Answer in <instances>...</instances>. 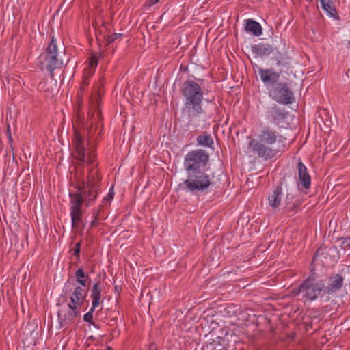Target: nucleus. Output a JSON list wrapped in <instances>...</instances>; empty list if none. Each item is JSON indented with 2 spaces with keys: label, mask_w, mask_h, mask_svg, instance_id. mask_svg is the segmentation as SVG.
<instances>
[{
  "label": "nucleus",
  "mask_w": 350,
  "mask_h": 350,
  "mask_svg": "<svg viewBox=\"0 0 350 350\" xmlns=\"http://www.w3.org/2000/svg\"><path fill=\"white\" fill-rule=\"evenodd\" d=\"M209 154L203 149L189 152L184 158L187 179L178 187L192 194L206 192L213 184V176L209 173Z\"/></svg>",
  "instance_id": "nucleus-2"
},
{
  "label": "nucleus",
  "mask_w": 350,
  "mask_h": 350,
  "mask_svg": "<svg viewBox=\"0 0 350 350\" xmlns=\"http://www.w3.org/2000/svg\"><path fill=\"white\" fill-rule=\"evenodd\" d=\"M6 132H7V135H8V137L9 141H10V142H12V135H11L10 126V125H9V124H8V126H7V131H6Z\"/></svg>",
  "instance_id": "nucleus-30"
},
{
  "label": "nucleus",
  "mask_w": 350,
  "mask_h": 350,
  "mask_svg": "<svg viewBox=\"0 0 350 350\" xmlns=\"http://www.w3.org/2000/svg\"><path fill=\"white\" fill-rule=\"evenodd\" d=\"M159 0H147L146 3V5L148 7H151L157 4Z\"/></svg>",
  "instance_id": "nucleus-29"
},
{
  "label": "nucleus",
  "mask_w": 350,
  "mask_h": 350,
  "mask_svg": "<svg viewBox=\"0 0 350 350\" xmlns=\"http://www.w3.org/2000/svg\"><path fill=\"white\" fill-rule=\"evenodd\" d=\"M91 325H92L94 327L98 329L100 327L98 324L95 323L94 321L91 322L90 323Z\"/></svg>",
  "instance_id": "nucleus-34"
},
{
  "label": "nucleus",
  "mask_w": 350,
  "mask_h": 350,
  "mask_svg": "<svg viewBox=\"0 0 350 350\" xmlns=\"http://www.w3.org/2000/svg\"><path fill=\"white\" fill-rule=\"evenodd\" d=\"M272 98L279 103L288 105L293 103V92L286 83H279L272 91Z\"/></svg>",
  "instance_id": "nucleus-8"
},
{
  "label": "nucleus",
  "mask_w": 350,
  "mask_h": 350,
  "mask_svg": "<svg viewBox=\"0 0 350 350\" xmlns=\"http://www.w3.org/2000/svg\"><path fill=\"white\" fill-rule=\"evenodd\" d=\"M196 141L200 146L211 148L213 145V139L211 135L204 133L197 137Z\"/></svg>",
  "instance_id": "nucleus-20"
},
{
  "label": "nucleus",
  "mask_w": 350,
  "mask_h": 350,
  "mask_svg": "<svg viewBox=\"0 0 350 350\" xmlns=\"http://www.w3.org/2000/svg\"><path fill=\"white\" fill-rule=\"evenodd\" d=\"M320 1L322 8L329 16L335 19H339L337 11L332 0H320Z\"/></svg>",
  "instance_id": "nucleus-19"
},
{
  "label": "nucleus",
  "mask_w": 350,
  "mask_h": 350,
  "mask_svg": "<svg viewBox=\"0 0 350 350\" xmlns=\"http://www.w3.org/2000/svg\"><path fill=\"white\" fill-rule=\"evenodd\" d=\"M340 239L342 240L341 244L340 245V247L345 250H349L350 249V236L346 237H342Z\"/></svg>",
  "instance_id": "nucleus-25"
},
{
  "label": "nucleus",
  "mask_w": 350,
  "mask_h": 350,
  "mask_svg": "<svg viewBox=\"0 0 350 350\" xmlns=\"http://www.w3.org/2000/svg\"><path fill=\"white\" fill-rule=\"evenodd\" d=\"M286 137L274 129L265 126L260 131L258 139H252L248 146L257 157L268 161L286 150Z\"/></svg>",
  "instance_id": "nucleus-3"
},
{
  "label": "nucleus",
  "mask_w": 350,
  "mask_h": 350,
  "mask_svg": "<svg viewBox=\"0 0 350 350\" xmlns=\"http://www.w3.org/2000/svg\"><path fill=\"white\" fill-rule=\"evenodd\" d=\"M81 245V241L76 243L75 247L73 250V255L77 256L78 259L79 258V254H80V247Z\"/></svg>",
  "instance_id": "nucleus-28"
},
{
  "label": "nucleus",
  "mask_w": 350,
  "mask_h": 350,
  "mask_svg": "<svg viewBox=\"0 0 350 350\" xmlns=\"http://www.w3.org/2000/svg\"><path fill=\"white\" fill-rule=\"evenodd\" d=\"M349 44L350 45V41L349 42Z\"/></svg>",
  "instance_id": "nucleus-36"
},
{
  "label": "nucleus",
  "mask_w": 350,
  "mask_h": 350,
  "mask_svg": "<svg viewBox=\"0 0 350 350\" xmlns=\"http://www.w3.org/2000/svg\"><path fill=\"white\" fill-rule=\"evenodd\" d=\"M122 36L121 33H114L110 36H108L107 38H106V40H105V42H106V44L107 45L111 44L112 42H113L116 39H118V38H120V36Z\"/></svg>",
  "instance_id": "nucleus-27"
},
{
  "label": "nucleus",
  "mask_w": 350,
  "mask_h": 350,
  "mask_svg": "<svg viewBox=\"0 0 350 350\" xmlns=\"http://www.w3.org/2000/svg\"><path fill=\"white\" fill-rule=\"evenodd\" d=\"M77 282L81 284L83 287L87 286V281L85 280V278H88V275H85L83 269L82 268H79L77 270L75 273Z\"/></svg>",
  "instance_id": "nucleus-21"
},
{
  "label": "nucleus",
  "mask_w": 350,
  "mask_h": 350,
  "mask_svg": "<svg viewBox=\"0 0 350 350\" xmlns=\"http://www.w3.org/2000/svg\"><path fill=\"white\" fill-rule=\"evenodd\" d=\"M99 99L96 98L95 103H92L95 113H92L90 121V126L88 130V139L86 142L79 131L75 129L73 144L75 151L74 157L83 163L87 162L89 166V172L87 177L86 185L84 182L81 186H77V192L69 193L70 199V217L72 228L77 229L83 221L84 211L82 208L85 202V206H89L96 199L100 189L101 178L97 170V164L94 165L96 158L95 150L93 146L85 148V144L89 145L90 140H96L98 136L102 133L103 125L99 122L102 119L101 111L99 109Z\"/></svg>",
  "instance_id": "nucleus-1"
},
{
  "label": "nucleus",
  "mask_w": 350,
  "mask_h": 350,
  "mask_svg": "<svg viewBox=\"0 0 350 350\" xmlns=\"http://www.w3.org/2000/svg\"><path fill=\"white\" fill-rule=\"evenodd\" d=\"M297 169L300 185L306 189H309L311 186V178L307 167L300 160L297 163Z\"/></svg>",
  "instance_id": "nucleus-11"
},
{
  "label": "nucleus",
  "mask_w": 350,
  "mask_h": 350,
  "mask_svg": "<svg viewBox=\"0 0 350 350\" xmlns=\"http://www.w3.org/2000/svg\"><path fill=\"white\" fill-rule=\"evenodd\" d=\"M40 70H46L51 77H54V70L61 68L63 65L62 60L59 58L57 46L54 36L48 44L45 51L39 56Z\"/></svg>",
  "instance_id": "nucleus-6"
},
{
  "label": "nucleus",
  "mask_w": 350,
  "mask_h": 350,
  "mask_svg": "<svg viewBox=\"0 0 350 350\" xmlns=\"http://www.w3.org/2000/svg\"><path fill=\"white\" fill-rule=\"evenodd\" d=\"M83 286H76L70 297V306L77 307L80 310L81 306L83 304L85 298L87 295V290Z\"/></svg>",
  "instance_id": "nucleus-10"
},
{
  "label": "nucleus",
  "mask_w": 350,
  "mask_h": 350,
  "mask_svg": "<svg viewBox=\"0 0 350 350\" xmlns=\"http://www.w3.org/2000/svg\"><path fill=\"white\" fill-rule=\"evenodd\" d=\"M113 196V193L109 192L107 195L108 198H112Z\"/></svg>",
  "instance_id": "nucleus-35"
},
{
  "label": "nucleus",
  "mask_w": 350,
  "mask_h": 350,
  "mask_svg": "<svg viewBox=\"0 0 350 350\" xmlns=\"http://www.w3.org/2000/svg\"><path fill=\"white\" fill-rule=\"evenodd\" d=\"M284 184H286L285 177L282 178L280 185L277 186L273 193L268 197L269 204L272 208H278L281 204L282 186Z\"/></svg>",
  "instance_id": "nucleus-14"
},
{
  "label": "nucleus",
  "mask_w": 350,
  "mask_h": 350,
  "mask_svg": "<svg viewBox=\"0 0 350 350\" xmlns=\"http://www.w3.org/2000/svg\"><path fill=\"white\" fill-rule=\"evenodd\" d=\"M181 94L184 98L183 111L187 114L189 122H191L193 118L204 112L202 105L203 91L196 81L187 80L183 83Z\"/></svg>",
  "instance_id": "nucleus-4"
},
{
  "label": "nucleus",
  "mask_w": 350,
  "mask_h": 350,
  "mask_svg": "<svg viewBox=\"0 0 350 350\" xmlns=\"http://www.w3.org/2000/svg\"><path fill=\"white\" fill-rule=\"evenodd\" d=\"M96 308H93V306L91 307L90 311L85 314L83 316V321L87 323H91L92 322L93 319V312Z\"/></svg>",
  "instance_id": "nucleus-26"
},
{
  "label": "nucleus",
  "mask_w": 350,
  "mask_h": 350,
  "mask_svg": "<svg viewBox=\"0 0 350 350\" xmlns=\"http://www.w3.org/2000/svg\"><path fill=\"white\" fill-rule=\"evenodd\" d=\"M89 84V82H88V78H85L83 79V83L81 86V88H84L85 86H88Z\"/></svg>",
  "instance_id": "nucleus-31"
},
{
  "label": "nucleus",
  "mask_w": 350,
  "mask_h": 350,
  "mask_svg": "<svg viewBox=\"0 0 350 350\" xmlns=\"http://www.w3.org/2000/svg\"><path fill=\"white\" fill-rule=\"evenodd\" d=\"M98 57L94 54L92 55L89 58L90 67V69L92 70L93 72L98 65Z\"/></svg>",
  "instance_id": "nucleus-24"
},
{
  "label": "nucleus",
  "mask_w": 350,
  "mask_h": 350,
  "mask_svg": "<svg viewBox=\"0 0 350 350\" xmlns=\"http://www.w3.org/2000/svg\"><path fill=\"white\" fill-rule=\"evenodd\" d=\"M344 278L340 274H335L329 278V283L325 286V293L332 294L342 288Z\"/></svg>",
  "instance_id": "nucleus-13"
},
{
  "label": "nucleus",
  "mask_w": 350,
  "mask_h": 350,
  "mask_svg": "<svg viewBox=\"0 0 350 350\" xmlns=\"http://www.w3.org/2000/svg\"><path fill=\"white\" fill-rule=\"evenodd\" d=\"M252 51L255 53L258 56H267L271 54L274 50L275 47L271 46L269 44H264L260 43L258 44H254L251 46Z\"/></svg>",
  "instance_id": "nucleus-16"
},
{
  "label": "nucleus",
  "mask_w": 350,
  "mask_h": 350,
  "mask_svg": "<svg viewBox=\"0 0 350 350\" xmlns=\"http://www.w3.org/2000/svg\"><path fill=\"white\" fill-rule=\"evenodd\" d=\"M155 349H156V346H155V345H154V344H151V345H150L149 350H155Z\"/></svg>",
  "instance_id": "nucleus-33"
},
{
  "label": "nucleus",
  "mask_w": 350,
  "mask_h": 350,
  "mask_svg": "<svg viewBox=\"0 0 350 350\" xmlns=\"http://www.w3.org/2000/svg\"><path fill=\"white\" fill-rule=\"evenodd\" d=\"M288 115V112L274 104L268 110V118L280 124Z\"/></svg>",
  "instance_id": "nucleus-12"
},
{
  "label": "nucleus",
  "mask_w": 350,
  "mask_h": 350,
  "mask_svg": "<svg viewBox=\"0 0 350 350\" xmlns=\"http://www.w3.org/2000/svg\"><path fill=\"white\" fill-rule=\"evenodd\" d=\"M294 198V195L291 192H288L286 193V200H285V204H286V208L288 210L293 209L295 205H292V201Z\"/></svg>",
  "instance_id": "nucleus-23"
},
{
  "label": "nucleus",
  "mask_w": 350,
  "mask_h": 350,
  "mask_svg": "<svg viewBox=\"0 0 350 350\" xmlns=\"http://www.w3.org/2000/svg\"><path fill=\"white\" fill-rule=\"evenodd\" d=\"M259 75L261 80L266 85L273 86L276 83L280 78V72H278L273 70V69H259Z\"/></svg>",
  "instance_id": "nucleus-9"
},
{
  "label": "nucleus",
  "mask_w": 350,
  "mask_h": 350,
  "mask_svg": "<svg viewBox=\"0 0 350 350\" xmlns=\"http://www.w3.org/2000/svg\"><path fill=\"white\" fill-rule=\"evenodd\" d=\"M101 287L100 282H96L91 290V298L92 300V306L96 308L101 302Z\"/></svg>",
  "instance_id": "nucleus-17"
},
{
  "label": "nucleus",
  "mask_w": 350,
  "mask_h": 350,
  "mask_svg": "<svg viewBox=\"0 0 350 350\" xmlns=\"http://www.w3.org/2000/svg\"><path fill=\"white\" fill-rule=\"evenodd\" d=\"M245 22V31L252 32L256 36L262 35V29L260 23L252 19H247Z\"/></svg>",
  "instance_id": "nucleus-18"
},
{
  "label": "nucleus",
  "mask_w": 350,
  "mask_h": 350,
  "mask_svg": "<svg viewBox=\"0 0 350 350\" xmlns=\"http://www.w3.org/2000/svg\"><path fill=\"white\" fill-rule=\"evenodd\" d=\"M228 339L226 337H217L206 345L204 350H230Z\"/></svg>",
  "instance_id": "nucleus-15"
},
{
  "label": "nucleus",
  "mask_w": 350,
  "mask_h": 350,
  "mask_svg": "<svg viewBox=\"0 0 350 350\" xmlns=\"http://www.w3.org/2000/svg\"><path fill=\"white\" fill-rule=\"evenodd\" d=\"M80 316V310L68 304L67 308L59 310L57 312L59 327L60 329H67L75 323L76 319Z\"/></svg>",
  "instance_id": "nucleus-7"
},
{
  "label": "nucleus",
  "mask_w": 350,
  "mask_h": 350,
  "mask_svg": "<svg viewBox=\"0 0 350 350\" xmlns=\"http://www.w3.org/2000/svg\"><path fill=\"white\" fill-rule=\"evenodd\" d=\"M102 206H100L98 209H94L92 211V217H94V219L90 223V227H94L96 226L98 224V221L100 220V218L99 217L100 215V211L101 209Z\"/></svg>",
  "instance_id": "nucleus-22"
},
{
  "label": "nucleus",
  "mask_w": 350,
  "mask_h": 350,
  "mask_svg": "<svg viewBox=\"0 0 350 350\" xmlns=\"http://www.w3.org/2000/svg\"><path fill=\"white\" fill-rule=\"evenodd\" d=\"M322 293H325V282L322 280H318L314 273H311L299 286L291 291L293 295H301L303 298L310 301L316 300Z\"/></svg>",
  "instance_id": "nucleus-5"
},
{
  "label": "nucleus",
  "mask_w": 350,
  "mask_h": 350,
  "mask_svg": "<svg viewBox=\"0 0 350 350\" xmlns=\"http://www.w3.org/2000/svg\"><path fill=\"white\" fill-rule=\"evenodd\" d=\"M320 250H320V249H319V250L317 251V252H316V254H315L314 256L313 257V260H314V259H315V258H317V257L320 254Z\"/></svg>",
  "instance_id": "nucleus-32"
}]
</instances>
